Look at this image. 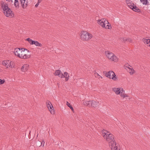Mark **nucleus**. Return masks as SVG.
<instances>
[{"instance_id": "obj_17", "label": "nucleus", "mask_w": 150, "mask_h": 150, "mask_svg": "<svg viewBox=\"0 0 150 150\" xmlns=\"http://www.w3.org/2000/svg\"><path fill=\"white\" fill-rule=\"evenodd\" d=\"M132 9L134 11L137 12V13H141V11L140 9L139 8L135 5L132 8Z\"/></svg>"}, {"instance_id": "obj_4", "label": "nucleus", "mask_w": 150, "mask_h": 150, "mask_svg": "<svg viewBox=\"0 0 150 150\" xmlns=\"http://www.w3.org/2000/svg\"><path fill=\"white\" fill-rule=\"evenodd\" d=\"M81 39L83 41H88L93 37V35L86 31H82L79 34Z\"/></svg>"}, {"instance_id": "obj_1", "label": "nucleus", "mask_w": 150, "mask_h": 150, "mask_svg": "<svg viewBox=\"0 0 150 150\" xmlns=\"http://www.w3.org/2000/svg\"><path fill=\"white\" fill-rule=\"evenodd\" d=\"M25 50L28 52H29L28 50L24 48L21 49L16 48L15 49L14 53L16 56L21 59L29 58L30 57V55L25 54Z\"/></svg>"}, {"instance_id": "obj_41", "label": "nucleus", "mask_w": 150, "mask_h": 150, "mask_svg": "<svg viewBox=\"0 0 150 150\" xmlns=\"http://www.w3.org/2000/svg\"><path fill=\"white\" fill-rule=\"evenodd\" d=\"M95 73H94V74H95V75H96V73H97V72H96V71H95Z\"/></svg>"}, {"instance_id": "obj_35", "label": "nucleus", "mask_w": 150, "mask_h": 150, "mask_svg": "<svg viewBox=\"0 0 150 150\" xmlns=\"http://www.w3.org/2000/svg\"><path fill=\"white\" fill-rule=\"evenodd\" d=\"M132 40L131 38H127V41H128L129 42H132Z\"/></svg>"}, {"instance_id": "obj_25", "label": "nucleus", "mask_w": 150, "mask_h": 150, "mask_svg": "<svg viewBox=\"0 0 150 150\" xmlns=\"http://www.w3.org/2000/svg\"><path fill=\"white\" fill-rule=\"evenodd\" d=\"M141 2L142 3V4L144 5H147L148 4V0H140Z\"/></svg>"}, {"instance_id": "obj_18", "label": "nucleus", "mask_w": 150, "mask_h": 150, "mask_svg": "<svg viewBox=\"0 0 150 150\" xmlns=\"http://www.w3.org/2000/svg\"><path fill=\"white\" fill-rule=\"evenodd\" d=\"M142 41L144 42L145 44L148 45L149 46H150V39H145L144 38H143L142 39Z\"/></svg>"}, {"instance_id": "obj_28", "label": "nucleus", "mask_w": 150, "mask_h": 150, "mask_svg": "<svg viewBox=\"0 0 150 150\" xmlns=\"http://www.w3.org/2000/svg\"><path fill=\"white\" fill-rule=\"evenodd\" d=\"M128 68L129 69H130L131 70V71H129V73L130 74H132L134 73V70L132 68H130L128 67Z\"/></svg>"}, {"instance_id": "obj_10", "label": "nucleus", "mask_w": 150, "mask_h": 150, "mask_svg": "<svg viewBox=\"0 0 150 150\" xmlns=\"http://www.w3.org/2000/svg\"><path fill=\"white\" fill-rule=\"evenodd\" d=\"M64 74L62 73H61V76H59V77H60L61 78H62L63 77H65V81H67L69 79V75L68 73L67 72H64Z\"/></svg>"}, {"instance_id": "obj_34", "label": "nucleus", "mask_w": 150, "mask_h": 150, "mask_svg": "<svg viewBox=\"0 0 150 150\" xmlns=\"http://www.w3.org/2000/svg\"><path fill=\"white\" fill-rule=\"evenodd\" d=\"M122 39V40L125 42L126 41H127V38H123Z\"/></svg>"}, {"instance_id": "obj_32", "label": "nucleus", "mask_w": 150, "mask_h": 150, "mask_svg": "<svg viewBox=\"0 0 150 150\" xmlns=\"http://www.w3.org/2000/svg\"><path fill=\"white\" fill-rule=\"evenodd\" d=\"M103 23H104V24H105V25L107 24H108V23H109L108 22V21L107 20H106V19H105V21H103Z\"/></svg>"}, {"instance_id": "obj_8", "label": "nucleus", "mask_w": 150, "mask_h": 150, "mask_svg": "<svg viewBox=\"0 0 150 150\" xmlns=\"http://www.w3.org/2000/svg\"><path fill=\"white\" fill-rule=\"evenodd\" d=\"M11 62L10 60L4 61H3L2 64L4 66H6L7 68H12L13 67L11 65Z\"/></svg>"}, {"instance_id": "obj_29", "label": "nucleus", "mask_w": 150, "mask_h": 150, "mask_svg": "<svg viewBox=\"0 0 150 150\" xmlns=\"http://www.w3.org/2000/svg\"><path fill=\"white\" fill-rule=\"evenodd\" d=\"M5 82L4 79L2 80L0 79V85H1L4 84Z\"/></svg>"}, {"instance_id": "obj_19", "label": "nucleus", "mask_w": 150, "mask_h": 150, "mask_svg": "<svg viewBox=\"0 0 150 150\" xmlns=\"http://www.w3.org/2000/svg\"><path fill=\"white\" fill-rule=\"evenodd\" d=\"M121 92H120V96H121L123 98H125L128 97V96L126 94H125V91L122 88H121Z\"/></svg>"}, {"instance_id": "obj_42", "label": "nucleus", "mask_w": 150, "mask_h": 150, "mask_svg": "<svg viewBox=\"0 0 150 150\" xmlns=\"http://www.w3.org/2000/svg\"><path fill=\"white\" fill-rule=\"evenodd\" d=\"M42 0H38V1H40V2H41V1H42Z\"/></svg>"}, {"instance_id": "obj_27", "label": "nucleus", "mask_w": 150, "mask_h": 150, "mask_svg": "<svg viewBox=\"0 0 150 150\" xmlns=\"http://www.w3.org/2000/svg\"><path fill=\"white\" fill-rule=\"evenodd\" d=\"M14 6L18 8L19 7V3L18 2H14Z\"/></svg>"}, {"instance_id": "obj_13", "label": "nucleus", "mask_w": 150, "mask_h": 150, "mask_svg": "<svg viewBox=\"0 0 150 150\" xmlns=\"http://www.w3.org/2000/svg\"><path fill=\"white\" fill-rule=\"evenodd\" d=\"M105 53L107 57L111 60L112 57L113 56V54L111 52H110L109 51H105Z\"/></svg>"}, {"instance_id": "obj_40", "label": "nucleus", "mask_w": 150, "mask_h": 150, "mask_svg": "<svg viewBox=\"0 0 150 150\" xmlns=\"http://www.w3.org/2000/svg\"><path fill=\"white\" fill-rule=\"evenodd\" d=\"M96 75L97 76H100L98 73H96Z\"/></svg>"}, {"instance_id": "obj_5", "label": "nucleus", "mask_w": 150, "mask_h": 150, "mask_svg": "<svg viewBox=\"0 0 150 150\" xmlns=\"http://www.w3.org/2000/svg\"><path fill=\"white\" fill-rule=\"evenodd\" d=\"M105 76L110 79H112L114 81L117 80V76L115 74V73L112 71H110L106 72Z\"/></svg>"}, {"instance_id": "obj_39", "label": "nucleus", "mask_w": 150, "mask_h": 150, "mask_svg": "<svg viewBox=\"0 0 150 150\" xmlns=\"http://www.w3.org/2000/svg\"><path fill=\"white\" fill-rule=\"evenodd\" d=\"M7 1L10 2L11 0H6Z\"/></svg>"}, {"instance_id": "obj_23", "label": "nucleus", "mask_w": 150, "mask_h": 150, "mask_svg": "<svg viewBox=\"0 0 150 150\" xmlns=\"http://www.w3.org/2000/svg\"><path fill=\"white\" fill-rule=\"evenodd\" d=\"M66 104L68 107H69V108L71 109L72 111L74 112V110L72 106L71 105L70 103H69L67 101Z\"/></svg>"}, {"instance_id": "obj_21", "label": "nucleus", "mask_w": 150, "mask_h": 150, "mask_svg": "<svg viewBox=\"0 0 150 150\" xmlns=\"http://www.w3.org/2000/svg\"><path fill=\"white\" fill-rule=\"evenodd\" d=\"M111 60L115 62H117L118 60V59L116 56L113 54V56L112 57Z\"/></svg>"}, {"instance_id": "obj_36", "label": "nucleus", "mask_w": 150, "mask_h": 150, "mask_svg": "<svg viewBox=\"0 0 150 150\" xmlns=\"http://www.w3.org/2000/svg\"><path fill=\"white\" fill-rule=\"evenodd\" d=\"M41 142L40 141H39L38 142V143L37 145L38 146H40L41 145Z\"/></svg>"}, {"instance_id": "obj_31", "label": "nucleus", "mask_w": 150, "mask_h": 150, "mask_svg": "<svg viewBox=\"0 0 150 150\" xmlns=\"http://www.w3.org/2000/svg\"><path fill=\"white\" fill-rule=\"evenodd\" d=\"M45 142H44V140H42V142H41V145L43 146V147L44 146V144H45Z\"/></svg>"}, {"instance_id": "obj_6", "label": "nucleus", "mask_w": 150, "mask_h": 150, "mask_svg": "<svg viewBox=\"0 0 150 150\" xmlns=\"http://www.w3.org/2000/svg\"><path fill=\"white\" fill-rule=\"evenodd\" d=\"M110 145L111 146L110 147L112 150H120L119 148V145L116 143L115 141H113L110 143Z\"/></svg>"}, {"instance_id": "obj_15", "label": "nucleus", "mask_w": 150, "mask_h": 150, "mask_svg": "<svg viewBox=\"0 0 150 150\" xmlns=\"http://www.w3.org/2000/svg\"><path fill=\"white\" fill-rule=\"evenodd\" d=\"M105 21V18H102L100 20H98V23L101 25L103 28H104L105 26L104 23H103L104 21Z\"/></svg>"}, {"instance_id": "obj_33", "label": "nucleus", "mask_w": 150, "mask_h": 150, "mask_svg": "<svg viewBox=\"0 0 150 150\" xmlns=\"http://www.w3.org/2000/svg\"><path fill=\"white\" fill-rule=\"evenodd\" d=\"M31 40H32L29 38H27L26 40L28 41L29 43H30Z\"/></svg>"}, {"instance_id": "obj_26", "label": "nucleus", "mask_w": 150, "mask_h": 150, "mask_svg": "<svg viewBox=\"0 0 150 150\" xmlns=\"http://www.w3.org/2000/svg\"><path fill=\"white\" fill-rule=\"evenodd\" d=\"M36 46L41 47L42 46V45L40 43H39L38 42L35 41L34 44Z\"/></svg>"}, {"instance_id": "obj_9", "label": "nucleus", "mask_w": 150, "mask_h": 150, "mask_svg": "<svg viewBox=\"0 0 150 150\" xmlns=\"http://www.w3.org/2000/svg\"><path fill=\"white\" fill-rule=\"evenodd\" d=\"M28 0H20L21 4L23 8H25L28 5Z\"/></svg>"}, {"instance_id": "obj_2", "label": "nucleus", "mask_w": 150, "mask_h": 150, "mask_svg": "<svg viewBox=\"0 0 150 150\" xmlns=\"http://www.w3.org/2000/svg\"><path fill=\"white\" fill-rule=\"evenodd\" d=\"M1 6L3 8V12L4 15L7 17L10 16L12 17L14 16V14L11 10L8 7V4L4 3L2 2L1 3Z\"/></svg>"}, {"instance_id": "obj_7", "label": "nucleus", "mask_w": 150, "mask_h": 150, "mask_svg": "<svg viewBox=\"0 0 150 150\" xmlns=\"http://www.w3.org/2000/svg\"><path fill=\"white\" fill-rule=\"evenodd\" d=\"M47 105L49 110L50 111L51 114H54L55 112L54 110L53 107L51 103L49 101H48L46 103Z\"/></svg>"}, {"instance_id": "obj_16", "label": "nucleus", "mask_w": 150, "mask_h": 150, "mask_svg": "<svg viewBox=\"0 0 150 150\" xmlns=\"http://www.w3.org/2000/svg\"><path fill=\"white\" fill-rule=\"evenodd\" d=\"M121 88H114L112 89V90L115 92L117 94H119L120 93L121 91Z\"/></svg>"}, {"instance_id": "obj_20", "label": "nucleus", "mask_w": 150, "mask_h": 150, "mask_svg": "<svg viewBox=\"0 0 150 150\" xmlns=\"http://www.w3.org/2000/svg\"><path fill=\"white\" fill-rule=\"evenodd\" d=\"M83 103L85 105L88 106V107L91 106V102L90 101H83Z\"/></svg>"}, {"instance_id": "obj_24", "label": "nucleus", "mask_w": 150, "mask_h": 150, "mask_svg": "<svg viewBox=\"0 0 150 150\" xmlns=\"http://www.w3.org/2000/svg\"><path fill=\"white\" fill-rule=\"evenodd\" d=\"M106 29H110L112 28L111 26L110 23H108V25L104 27Z\"/></svg>"}, {"instance_id": "obj_22", "label": "nucleus", "mask_w": 150, "mask_h": 150, "mask_svg": "<svg viewBox=\"0 0 150 150\" xmlns=\"http://www.w3.org/2000/svg\"><path fill=\"white\" fill-rule=\"evenodd\" d=\"M61 73L60 70H57L56 71L55 73H54V74L55 75H58L59 76H61Z\"/></svg>"}, {"instance_id": "obj_12", "label": "nucleus", "mask_w": 150, "mask_h": 150, "mask_svg": "<svg viewBox=\"0 0 150 150\" xmlns=\"http://www.w3.org/2000/svg\"><path fill=\"white\" fill-rule=\"evenodd\" d=\"M91 105L94 108H96L100 104L99 102L98 101H96L95 100H92L91 102Z\"/></svg>"}, {"instance_id": "obj_3", "label": "nucleus", "mask_w": 150, "mask_h": 150, "mask_svg": "<svg viewBox=\"0 0 150 150\" xmlns=\"http://www.w3.org/2000/svg\"><path fill=\"white\" fill-rule=\"evenodd\" d=\"M102 133L104 138L110 143L115 141L113 135L107 131L103 129L102 132Z\"/></svg>"}, {"instance_id": "obj_37", "label": "nucleus", "mask_w": 150, "mask_h": 150, "mask_svg": "<svg viewBox=\"0 0 150 150\" xmlns=\"http://www.w3.org/2000/svg\"><path fill=\"white\" fill-rule=\"evenodd\" d=\"M40 3V1H38V2L35 5V6L36 7H38L39 3Z\"/></svg>"}, {"instance_id": "obj_11", "label": "nucleus", "mask_w": 150, "mask_h": 150, "mask_svg": "<svg viewBox=\"0 0 150 150\" xmlns=\"http://www.w3.org/2000/svg\"><path fill=\"white\" fill-rule=\"evenodd\" d=\"M126 3L127 4L128 6L132 9V8L135 5L134 3L130 0H126Z\"/></svg>"}, {"instance_id": "obj_30", "label": "nucleus", "mask_w": 150, "mask_h": 150, "mask_svg": "<svg viewBox=\"0 0 150 150\" xmlns=\"http://www.w3.org/2000/svg\"><path fill=\"white\" fill-rule=\"evenodd\" d=\"M35 41L33 40H32L30 43V45H33L34 44Z\"/></svg>"}, {"instance_id": "obj_38", "label": "nucleus", "mask_w": 150, "mask_h": 150, "mask_svg": "<svg viewBox=\"0 0 150 150\" xmlns=\"http://www.w3.org/2000/svg\"><path fill=\"white\" fill-rule=\"evenodd\" d=\"M14 2H18V0H14Z\"/></svg>"}, {"instance_id": "obj_14", "label": "nucleus", "mask_w": 150, "mask_h": 150, "mask_svg": "<svg viewBox=\"0 0 150 150\" xmlns=\"http://www.w3.org/2000/svg\"><path fill=\"white\" fill-rule=\"evenodd\" d=\"M29 66V65L27 64L23 65L21 67V71L24 72H25L27 71L28 70Z\"/></svg>"}]
</instances>
